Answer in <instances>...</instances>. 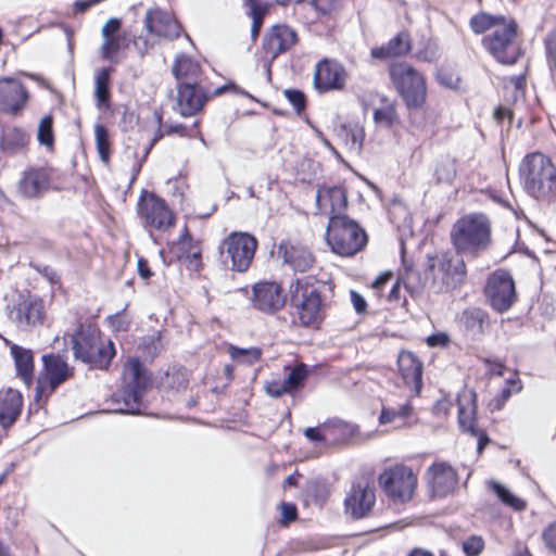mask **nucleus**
<instances>
[{
    "instance_id": "1",
    "label": "nucleus",
    "mask_w": 556,
    "mask_h": 556,
    "mask_svg": "<svg viewBox=\"0 0 556 556\" xmlns=\"http://www.w3.org/2000/svg\"><path fill=\"white\" fill-rule=\"evenodd\" d=\"M451 241L456 252L477 256L491 244V222L482 213L462 216L451 229Z\"/></svg>"
},
{
    "instance_id": "2",
    "label": "nucleus",
    "mask_w": 556,
    "mask_h": 556,
    "mask_svg": "<svg viewBox=\"0 0 556 556\" xmlns=\"http://www.w3.org/2000/svg\"><path fill=\"white\" fill-rule=\"evenodd\" d=\"M520 177L525 190L531 197L551 200L556 195V167L545 154H528L520 165Z\"/></svg>"
},
{
    "instance_id": "3",
    "label": "nucleus",
    "mask_w": 556,
    "mask_h": 556,
    "mask_svg": "<svg viewBox=\"0 0 556 556\" xmlns=\"http://www.w3.org/2000/svg\"><path fill=\"white\" fill-rule=\"evenodd\" d=\"M76 359L92 369H108L115 355L114 343L101 336L98 328L80 325L72 339Z\"/></svg>"
},
{
    "instance_id": "4",
    "label": "nucleus",
    "mask_w": 556,
    "mask_h": 556,
    "mask_svg": "<svg viewBox=\"0 0 556 556\" xmlns=\"http://www.w3.org/2000/svg\"><path fill=\"white\" fill-rule=\"evenodd\" d=\"M425 271L430 279L429 289L434 293L456 289L465 282L467 275L464 260L451 252L427 254Z\"/></svg>"
},
{
    "instance_id": "5",
    "label": "nucleus",
    "mask_w": 556,
    "mask_h": 556,
    "mask_svg": "<svg viewBox=\"0 0 556 556\" xmlns=\"http://www.w3.org/2000/svg\"><path fill=\"white\" fill-rule=\"evenodd\" d=\"M393 87L408 110H419L427 98L425 76L406 62H394L389 66Z\"/></svg>"
},
{
    "instance_id": "6",
    "label": "nucleus",
    "mask_w": 556,
    "mask_h": 556,
    "mask_svg": "<svg viewBox=\"0 0 556 556\" xmlns=\"http://www.w3.org/2000/svg\"><path fill=\"white\" fill-rule=\"evenodd\" d=\"M124 387L115 395V402L121 404L118 410L126 414L141 413V397L151 384V378L138 358L127 361L124 366Z\"/></svg>"
},
{
    "instance_id": "7",
    "label": "nucleus",
    "mask_w": 556,
    "mask_h": 556,
    "mask_svg": "<svg viewBox=\"0 0 556 556\" xmlns=\"http://www.w3.org/2000/svg\"><path fill=\"white\" fill-rule=\"evenodd\" d=\"M365 231L348 216L330 218L327 227V242L339 255L350 256L366 244Z\"/></svg>"
},
{
    "instance_id": "8",
    "label": "nucleus",
    "mask_w": 556,
    "mask_h": 556,
    "mask_svg": "<svg viewBox=\"0 0 556 556\" xmlns=\"http://www.w3.org/2000/svg\"><path fill=\"white\" fill-rule=\"evenodd\" d=\"M482 43L500 63L514 64L520 56L517 24L514 20L504 18L490 35L483 37Z\"/></svg>"
},
{
    "instance_id": "9",
    "label": "nucleus",
    "mask_w": 556,
    "mask_h": 556,
    "mask_svg": "<svg viewBox=\"0 0 556 556\" xmlns=\"http://www.w3.org/2000/svg\"><path fill=\"white\" fill-rule=\"evenodd\" d=\"M257 240L248 232H231L219 247L220 256L225 264L230 262V269L244 273L254 258Z\"/></svg>"
},
{
    "instance_id": "10",
    "label": "nucleus",
    "mask_w": 556,
    "mask_h": 556,
    "mask_svg": "<svg viewBox=\"0 0 556 556\" xmlns=\"http://www.w3.org/2000/svg\"><path fill=\"white\" fill-rule=\"evenodd\" d=\"M378 481L388 497L404 503L413 497L417 485V476L410 468L395 465L384 469Z\"/></svg>"
},
{
    "instance_id": "11",
    "label": "nucleus",
    "mask_w": 556,
    "mask_h": 556,
    "mask_svg": "<svg viewBox=\"0 0 556 556\" xmlns=\"http://www.w3.org/2000/svg\"><path fill=\"white\" fill-rule=\"evenodd\" d=\"M484 292L491 307L497 313L507 312L517 299L513 277L503 269L490 275Z\"/></svg>"
},
{
    "instance_id": "12",
    "label": "nucleus",
    "mask_w": 556,
    "mask_h": 556,
    "mask_svg": "<svg viewBox=\"0 0 556 556\" xmlns=\"http://www.w3.org/2000/svg\"><path fill=\"white\" fill-rule=\"evenodd\" d=\"M290 300L303 326H311L318 320L321 300L314 287L303 286L296 279L290 285Z\"/></svg>"
},
{
    "instance_id": "13",
    "label": "nucleus",
    "mask_w": 556,
    "mask_h": 556,
    "mask_svg": "<svg viewBox=\"0 0 556 556\" xmlns=\"http://www.w3.org/2000/svg\"><path fill=\"white\" fill-rule=\"evenodd\" d=\"M43 301L29 293L20 294L9 307V318L18 329L28 330L45 318Z\"/></svg>"
},
{
    "instance_id": "14",
    "label": "nucleus",
    "mask_w": 556,
    "mask_h": 556,
    "mask_svg": "<svg viewBox=\"0 0 556 556\" xmlns=\"http://www.w3.org/2000/svg\"><path fill=\"white\" fill-rule=\"evenodd\" d=\"M43 372L37 380L35 400L39 403L51 395L70 376L66 362L59 355H43Z\"/></svg>"
},
{
    "instance_id": "15",
    "label": "nucleus",
    "mask_w": 556,
    "mask_h": 556,
    "mask_svg": "<svg viewBox=\"0 0 556 556\" xmlns=\"http://www.w3.org/2000/svg\"><path fill=\"white\" fill-rule=\"evenodd\" d=\"M376 503L374 489L369 483L358 481L352 484L344 500V511L352 519L366 518Z\"/></svg>"
},
{
    "instance_id": "16",
    "label": "nucleus",
    "mask_w": 556,
    "mask_h": 556,
    "mask_svg": "<svg viewBox=\"0 0 556 556\" xmlns=\"http://www.w3.org/2000/svg\"><path fill=\"white\" fill-rule=\"evenodd\" d=\"M346 78L345 68L339 62L324 59L315 67L314 86L318 92L342 90Z\"/></svg>"
},
{
    "instance_id": "17",
    "label": "nucleus",
    "mask_w": 556,
    "mask_h": 556,
    "mask_svg": "<svg viewBox=\"0 0 556 556\" xmlns=\"http://www.w3.org/2000/svg\"><path fill=\"white\" fill-rule=\"evenodd\" d=\"M29 99L26 87L11 77L0 78V111L11 115H20Z\"/></svg>"
},
{
    "instance_id": "18",
    "label": "nucleus",
    "mask_w": 556,
    "mask_h": 556,
    "mask_svg": "<svg viewBox=\"0 0 556 556\" xmlns=\"http://www.w3.org/2000/svg\"><path fill=\"white\" fill-rule=\"evenodd\" d=\"M139 213L147 226L165 231L174 226V215L163 200L150 194L139 202Z\"/></svg>"
},
{
    "instance_id": "19",
    "label": "nucleus",
    "mask_w": 556,
    "mask_h": 556,
    "mask_svg": "<svg viewBox=\"0 0 556 556\" xmlns=\"http://www.w3.org/2000/svg\"><path fill=\"white\" fill-rule=\"evenodd\" d=\"M458 424L464 432L478 438V451L481 452L489 442L485 433L478 429L476 424V394L466 391L457 397Z\"/></svg>"
},
{
    "instance_id": "20",
    "label": "nucleus",
    "mask_w": 556,
    "mask_h": 556,
    "mask_svg": "<svg viewBox=\"0 0 556 556\" xmlns=\"http://www.w3.org/2000/svg\"><path fill=\"white\" fill-rule=\"evenodd\" d=\"M208 96L198 83H181L177 88L175 110L184 117L195 115L202 110Z\"/></svg>"
},
{
    "instance_id": "21",
    "label": "nucleus",
    "mask_w": 556,
    "mask_h": 556,
    "mask_svg": "<svg viewBox=\"0 0 556 556\" xmlns=\"http://www.w3.org/2000/svg\"><path fill=\"white\" fill-rule=\"evenodd\" d=\"M348 206V197L341 186H320L316 192V207L320 215L343 216L342 213Z\"/></svg>"
},
{
    "instance_id": "22",
    "label": "nucleus",
    "mask_w": 556,
    "mask_h": 556,
    "mask_svg": "<svg viewBox=\"0 0 556 556\" xmlns=\"http://www.w3.org/2000/svg\"><path fill=\"white\" fill-rule=\"evenodd\" d=\"M143 24L151 37L175 39L180 34V26L177 21L160 8L149 9L146 12Z\"/></svg>"
},
{
    "instance_id": "23",
    "label": "nucleus",
    "mask_w": 556,
    "mask_h": 556,
    "mask_svg": "<svg viewBox=\"0 0 556 556\" xmlns=\"http://www.w3.org/2000/svg\"><path fill=\"white\" fill-rule=\"evenodd\" d=\"M298 40V35L288 25H274L265 35L263 50L265 55L274 61L278 55L291 49Z\"/></svg>"
},
{
    "instance_id": "24",
    "label": "nucleus",
    "mask_w": 556,
    "mask_h": 556,
    "mask_svg": "<svg viewBox=\"0 0 556 556\" xmlns=\"http://www.w3.org/2000/svg\"><path fill=\"white\" fill-rule=\"evenodd\" d=\"M286 302L282 288L275 281H260L253 287L252 303L255 308L274 313L280 309Z\"/></svg>"
},
{
    "instance_id": "25",
    "label": "nucleus",
    "mask_w": 556,
    "mask_h": 556,
    "mask_svg": "<svg viewBox=\"0 0 556 556\" xmlns=\"http://www.w3.org/2000/svg\"><path fill=\"white\" fill-rule=\"evenodd\" d=\"M50 185L51 176L48 169L30 167L22 174L17 187L23 198L37 199L49 190Z\"/></svg>"
},
{
    "instance_id": "26",
    "label": "nucleus",
    "mask_w": 556,
    "mask_h": 556,
    "mask_svg": "<svg viewBox=\"0 0 556 556\" xmlns=\"http://www.w3.org/2000/svg\"><path fill=\"white\" fill-rule=\"evenodd\" d=\"M432 492L437 496H445L457 485V473L447 463H434L427 471Z\"/></svg>"
},
{
    "instance_id": "27",
    "label": "nucleus",
    "mask_w": 556,
    "mask_h": 556,
    "mask_svg": "<svg viewBox=\"0 0 556 556\" xmlns=\"http://www.w3.org/2000/svg\"><path fill=\"white\" fill-rule=\"evenodd\" d=\"M278 254L282 257L283 263L294 271H307L315 263L312 252L300 243L281 242L278 247Z\"/></svg>"
},
{
    "instance_id": "28",
    "label": "nucleus",
    "mask_w": 556,
    "mask_h": 556,
    "mask_svg": "<svg viewBox=\"0 0 556 556\" xmlns=\"http://www.w3.org/2000/svg\"><path fill=\"white\" fill-rule=\"evenodd\" d=\"M23 396L20 391L7 389L0 391V426L11 427L20 417Z\"/></svg>"
},
{
    "instance_id": "29",
    "label": "nucleus",
    "mask_w": 556,
    "mask_h": 556,
    "mask_svg": "<svg viewBox=\"0 0 556 556\" xmlns=\"http://www.w3.org/2000/svg\"><path fill=\"white\" fill-rule=\"evenodd\" d=\"M397 365L405 383L419 393L422 387V364L419 359L410 352H402Z\"/></svg>"
},
{
    "instance_id": "30",
    "label": "nucleus",
    "mask_w": 556,
    "mask_h": 556,
    "mask_svg": "<svg viewBox=\"0 0 556 556\" xmlns=\"http://www.w3.org/2000/svg\"><path fill=\"white\" fill-rule=\"evenodd\" d=\"M412 43L408 33L401 31L386 45L371 49L374 59L386 60L389 58L405 55L410 51Z\"/></svg>"
},
{
    "instance_id": "31",
    "label": "nucleus",
    "mask_w": 556,
    "mask_h": 556,
    "mask_svg": "<svg viewBox=\"0 0 556 556\" xmlns=\"http://www.w3.org/2000/svg\"><path fill=\"white\" fill-rule=\"evenodd\" d=\"M488 319V314L478 307L464 309L458 316V324L462 329L471 338H480L483 332V326Z\"/></svg>"
},
{
    "instance_id": "32",
    "label": "nucleus",
    "mask_w": 556,
    "mask_h": 556,
    "mask_svg": "<svg viewBox=\"0 0 556 556\" xmlns=\"http://www.w3.org/2000/svg\"><path fill=\"white\" fill-rule=\"evenodd\" d=\"M172 72L179 84L188 81L198 83L201 67L200 64L190 56L180 54L176 58Z\"/></svg>"
},
{
    "instance_id": "33",
    "label": "nucleus",
    "mask_w": 556,
    "mask_h": 556,
    "mask_svg": "<svg viewBox=\"0 0 556 556\" xmlns=\"http://www.w3.org/2000/svg\"><path fill=\"white\" fill-rule=\"evenodd\" d=\"M11 354L15 363L17 375L26 384H29L34 375V356L30 350L13 344Z\"/></svg>"
},
{
    "instance_id": "34",
    "label": "nucleus",
    "mask_w": 556,
    "mask_h": 556,
    "mask_svg": "<svg viewBox=\"0 0 556 556\" xmlns=\"http://www.w3.org/2000/svg\"><path fill=\"white\" fill-rule=\"evenodd\" d=\"M129 47V38L123 33L117 36H111L103 40L100 47V53L103 60L111 63H118L121 60V53Z\"/></svg>"
},
{
    "instance_id": "35",
    "label": "nucleus",
    "mask_w": 556,
    "mask_h": 556,
    "mask_svg": "<svg viewBox=\"0 0 556 556\" xmlns=\"http://www.w3.org/2000/svg\"><path fill=\"white\" fill-rule=\"evenodd\" d=\"M374 122L376 125L384 128H391L400 123V116L396 110V102L381 98V104L374 111Z\"/></svg>"
},
{
    "instance_id": "36",
    "label": "nucleus",
    "mask_w": 556,
    "mask_h": 556,
    "mask_svg": "<svg viewBox=\"0 0 556 556\" xmlns=\"http://www.w3.org/2000/svg\"><path fill=\"white\" fill-rule=\"evenodd\" d=\"M28 138L24 129L16 126H7L3 128L0 146L4 152L15 153L27 144Z\"/></svg>"
},
{
    "instance_id": "37",
    "label": "nucleus",
    "mask_w": 556,
    "mask_h": 556,
    "mask_svg": "<svg viewBox=\"0 0 556 556\" xmlns=\"http://www.w3.org/2000/svg\"><path fill=\"white\" fill-rule=\"evenodd\" d=\"M339 136L344 141V144L349 149V151L353 153H361L363 149L365 131L364 127L359 124H350L348 126H342Z\"/></svg>"
},
{
    "instance_id": "38",
    "label": "nucleus",
    "mask_w": 556,
    "mask_h": 556,
    "mask_svg": "<svg viewBox=\"0 0 556 556\" xmlns=\"http://www.w3.org/2000/svg\"><path fill=\"white\" fill-rule=\"evenodd\" d=\"M188 383V371L182 367L176 366L168 368L161 381L163 388L176 391L186 389Z\"/></svg>"
},
{
    "instance_id": "39",
    "label": "nucleus",
    "mask_w": 556,
    "mask_h": 556,
    "mask_svg": "<svg viewBox=\"0 0 556 556\" xmlns=\"http://www.w3.org/2000/svg\"><path fill=\"white\" fill-rule=\"evenodd\" d=\"M244 5L248 8V14L252 18L251 36L255 41L260 35L265 15L267 13V7L260 3L258 0H243Z\"/></svg>"
},
{
    "instance_id": "40",
    "label": "nucleus",
    "mask_w": 556,
    "mask_h": 556,
    "mask_svg": "<svg viewBox=\"0 0 556 556\" xmlns=\"http://www.w3.org/2000/svg\"><path fill=\"white\" fill-rule=\"evenodd\" d=\"M505 17L502 15H491L488 13H479L473 15L469 25L471 30L475 34H483L491 28H496V26L504 20Z\"/></svg>"
},
{
    "instance_id": "41",
    "label": "nucleus",
    "mask_w": 556,
    "mask_h": 556,
    "mask_svg": "<svg viewBox=\"0 0 556 556\" xmlns=\"http://www.w3.org/2000/svg\"><path fill=\"white\" fill-rule=\"evenodd\" d=\"M287 369H289V367H286V370ZM308 374V367L304 363H299L290 368L285 381L292 394L303 388Z\"/></svg>"
},
{
    "instance_id": "42",
    "label": "nucleus",
    "mask_w": 556,
    "mask_h": 556,
    "mask_svg": "<svg viewBox=\"0 0 556 556\" xmlns=\"http://www.w3.org/2000/svg\"><path fill=\"white\" fill-rule=\"evenodd\" d=\"M111 68L103 67L99 70L96 74L94 83V96L98 102V105H102L106 103L110 99V75H111Z\"/></svg>"
},
{
    "instance_id": "43",
    "label": "nucleus",
    "mask_w": 556,
    "mask_h": 556,
    "mask_svg": "<svg viewBox=\"0 0 556 556\" xmlns=\"http://www.w3.org/2000/svg\"><path fill=\"white\" fill-rule=\"evenodd\" d=\"M490 488L494 491V493L497 495V497L503 504L516 510H522L526 508V502L515 496L513 493H510L508 489H506L501 483L496 481H491Z\"/></svg>"
},
{
    "instance_id": "44",
    "label": "nucleus",
    "mask_w": 556,
    "mask_h": 556,
    "mask_svg": "<svg viewBox=\"0 0 556 556\" xmlns=\"http://www.w3.org/2000/svg\"><path fill=\"white\" fill-rule=\"evenodd\" d=\"M228 352L233 361L248 365L256 363L262 356V350L256 346L241 349L235 345H230Z\"/></svg>"
},
{
    "instance_id": "45",
    "label": "nucleus",
    "mask_w": 556,
    "mask_h": 556,
    "mask_svg": "<svg viewBox=\"0 0 556 556\" xmlns=\"http://www.w3.org/2000/svg\"><path fill=\"white\" fill-rule=\"evenodd\" d=\"M522 389V383L517 376L509 378L506 380L505 388L501 391V393L493 399L491 405L493 409L500 410L503 408L506 401L511 396L513 393H518Z\"/></svg>"
},
{
    "instance_id": "46",
    "label": "nucleus",
    "mask_w": 556,
    "mask_h": 556,
    "mask_svg": "<svg viewBox=\"0 0 556 556\" xmlns=\"http://www.w3.org/2000/svg\"><path fill=\"white\" fill-rule=\"evenodd\" d=\"M413 410L410 403L407 401L399 407H383L379 417L380 424L394 422L397 419L403 420L409 416Z\"/></svg>"
},
{
    "instance_id": "47",
    "label": "nucleus",
    "mask_w": 556,
    "mask_h": 556,
    "mask_svg": "<svg viewBox=\"0 0 556 556\" xmlns=\"http://www.w3.org/2000/svg\"><path fill=\"white\" fill-rule=\"evenodd\" d=\"M430 279L422 280L420 274L416 270H407L403 279L405 289L410 293L412 296H418L426 287L429 288Z\"/></svg>"
},
{
    "instance_id": "48",
    "label": "nucleus",
    "mask_w": 556,
    "mask_h": 556,
    "mask_svg": "<svg viewBox=\"0 0 556 556\" xmlns=\"http://www.w3.org/2000/svg\"><path fill=\"white\" fill-rule=\"evenodd\" d=\"M96 146L100 160L108 164L110 161V142L109 134L105 126L97 124L94 127Z\"/></svg>"
},
{
    "instance_id": "49",
    "label": "nucleus",
    "mask_w": 556,
    "mask_h": 556,
    "mask_svg": "<svg viewBox=\"0 0 556 556\" xmlns=\"http://www.w3.org/2000/svg\"><path fill=\"white\" fill-rule=\"evenodd\" d=\"M456 162L447 159L437 166L435 178L439 182L452 184L456 177Z\"/></svg>"
},
{
    "instance_id": "50",
    "label": "nucleus",
    "mask_w": 556,
    "mask_h": 556,
    "mask_svg": "<svg viewBox=\"0 0 556 556\" xmlns=\"http://www.w3.org/2000/svg\"><path fill=\"white\" fill-rule=\"evenodd\" d=\"M38 140L41 144L51 147L53 144L52 117L46 116L38 127Z\"/></svg>"
},
{
    "instance_id": "51",
    "label": "nucleus",
    "mask_w": 556,
    "mask_h": 556,
    "mask_svg": "<svg viewBox=\"0 0 556 556\" xmlns=\"http://www.w3.org/2000/svg\"><path fill=\"white\" fill-rule=\"evenodd\" d=\"M545 51L551 71L556 74V30L549 31L545 39Z\"/></svg>"
},
{
    "instance_id": "52",
    "label": "nucleus",
    "mask_w": 556,
    "mask_h": 556,
    "mask_svg": "<svg viewBox=\"0 0 556 556\" xmlns=\"http://www.w3.org/2000/svg\"><path fill=\"white\" fill-rule=\"evenodd\" d=\"M484 549V540L480 535H471L463 542V551L467 556H479Z\"/></svg>"
},
{
    "instance_id": "53",
    "label": "nucleus",
    "mask_w": 556,
    "mask_h": 556,
    "mask_svg": "<svg viewBox=\"0 0 556 556\" xmlns=\"http://www.w3.org/2000/svg\"><path fill=\"white\" fill-rule=\"evenodd\" d=\"M175 249L178 251V257L182 258L186 253L191 252V250L194 248V242L189 233L187 227L184 228V231L181 232L179 239L174 244Z\"/></svg>"
},
{
    "instance_id": "54",
    "label": "nucleus",
    "mask_w": 556,
    "mask_h": 556,
    "mask_svg": "<svg viewBox=\"0 0 556 556\" xmlns=\"http://www.w3.org/2000/svg\"><path fill=\"white\" fill-rule=\"evenodd\" d=\"M143 349L152 358L157 356L163 350L161 333L155 332L151 337L143 340Z\"/></svg>"
},
{
    "instance_id": "55",
    "label": "nucleus",
    "mask_w": 556,
    "mask_h": 556,
    "mask_svg": "<svg viewBox=\"0 0 556 556\" xmlns=\"http://www.w3.org/2000/svg\"><path fill=\"white\" fill-rule=\"evenodd\" d=\"M416 58H417V60L424 61V62H433V61H435L439 58L438 45L434 41H432V40H428L425 43L424 49L418 50L416 52Z\"/></svg>"
},
{
    "instance_id": "56",
    "label": "nucleus",
    "mask_w": 556,
    "mask_h": 556,
    "mask_svg": "<svg viewBox=\"0 0 556 556\" xmlns=\"http://www.w3.org/2000/svg\"><path fill=\"white\" fill-rule=\"evenodd\" d=\"M265 391L271 397H280L285 394H292L289 388L287 387L285 379H274L271 381L266 382Z\"/></svg>"
},
{
    "instance_id": "57",
    "label": "nucleus",
    "mask_w": 556,
    "mask_h": 556,
    "mask_svg": "<svg viewBox=\"0 0 556 556\" xmlns=\"http://www.w3.org/2000/svg\"><path fill=\"white\" fill-rule=\"evenodd\" d=\"M285 96L298 113H301L305 109L306 101L302 91L295 89H287L285 90Z\"/></svg>"
},
{
    "instance_id": "58",
    "label": "nucleus",
    "mask_w": 556,
    "mask_h": 556,
    "mask_svg": "<svg viewBox=\"0 0 556 556\" xmlns=\"http://www.w3.org/2000/svg\"><path fill=\"white\" fill-rule=\"evenodd\" d=\"M122 27V21L117 17L110 18L101 29V35L103 40L111 38V36H117L122 33L119 31Z\"/></svg>"
},
{
    "instance_id": "59",
    "label": "nucleus",
    "mask_w": 556,
    "mask_h": 556,
    "mask_svg": "<svg viewBox=\"0 0 556 556\" xmlns=\"http://www.w3.org/2000/svg\"><path fill=\"white\" fill-rule=\"evenodd\" d=\"M111 326L116 331H127L130 325V320L124 314V312L117 313L109 317Z\"/></svg>"
},
{
    "instance_id": "60",
    "label": "nucleus",
    "mask_w": 556,
    "mask_h": 556,
    "mask_svg": "<svg viewBox=\"0 0 556 556\" xmlns=\"http://www.w3.org/2000/svg\"><path fill=\"white\" fill-rule=\"evenodd\" d=\"M282 522L289 523L298 517L296 506L292 503H281L280 505Z\"/></svg>"
},
{
    "instance_id": "61",
    "label": "nucleus",
    "mask_w": 556,
    "mask_h": 556,
    "mask_svg": "<svg viewBox=\"0 0 556 556\" xmlns=\"http://www.w3.org/2000/svg\"><path fill=\"white\" fill-rule=\"evenodd\" d=\"M429 346L445 348L450 343V337L445 332L432 333L426 339Z\"/></svg>"
},
{
    "instance_id": "62",
    "label": "nucleus",
    "mask_w": 556,
    "mask_h": 556,
    "mask_svg": "<svg viewBox=\"0 0 556 556\" xmlns=\"http://www.w3.org/2000/svg\"><path fill=\"white\" fill-rule=\"evenodd\" d=\"M134 46L140 55H144L151 48H153L154 41H151L148 37L138 36L134 38Z\"/></svg>"
},
{
    "instance_id": "63",
    "label": "nucleus",
    "mask_w": 556,
    "mask_h": 556,
    "mask_svg": "<svg viewBox=\"0 0 556 556\" xmlns=\"http://www.w3.org/2000/svg\"><path fill=\"white\" fill-rule=\"evenodd\" d=\"M545 544L556 553V522L548 526L543 532Z\"/></svg>"
},
{
    "instance_id": "64",
    "label": "nucleus",
    "mask_w": 556,
    "mask_h": 556,
    "mask_svg": "<svg viewBox=\"0 0 556 556\" xmlns=\"http://www.w3.org/2000/svg\"><path fill=\"white\" fill-rule=\"evenodd\" d=\"M350 295H351V302H352L355 311L358 314L365 313L367 309V302L364 299V296L354 290L351 291Z\"/></svg>"
}]
</instances>
